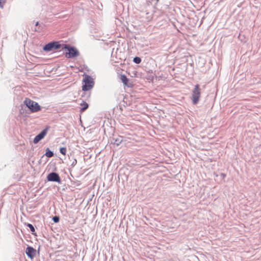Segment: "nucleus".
Listing matches in <instances>:
<instances>
[{
    "label": "nucleus",
    "instance_id": "7",
    "mask_svg": "<svg viewBox=\"0 0 261 261\" xmlns=\"http://www.w3.org/2000/svg\"><path fill=\"white\" fill-rule=\"evenodd\" d=\"M47 132V129H45L42 130L40 133H39L38 135H37L34 139L33 142L35 144L37 143L40 140L42 139L46 135Z\"/></svg>",
    "mask_w": 261,
    "mask_h": 261
},
{
    "label": "nucleus",
    "instance_id": "9",
    "mask_svg": "<svg viewBox=\"0 0 261 261\" xmlns=\"http://www.w3.org/2000/svg\"><path fill=\"white\" fill-rule=\"evenodd\" d=\"M120 79L123 84L127 87H130V86L128 84L129 79L126 77V75L123 74L121 75Z\"/></svg>",
    "mask_w": 261,
    "mask_h": 261
},
{
    "label": "nucleus",
    "instance_id": "2",
    "mask_svg": "<svg viewBox=\"0 0 261 261\" xmlns=\"http://www.w3.org/2000/svg\"><path fill=\"white\" fill-rule=\"evenodd\" d=\"M84 84L82 86V90L84 91L90 90L94 86L93 79L89 75H85L83 81Z\"/></svg>",
    "mask_w": 261,
    "mask_h": 261
},
{
    "label": "nucleus",
    "instance_id": "14",
    "mask_svg": "<svg viewBox=\"0 0 261 261\" xmlns=\"http://www.w3.org/2000/svg\"><path fill=\"white\" fill-rule=\"evenodd\" d=\"M27 226L30 228L32 232H34L35 231V228L31 224H28Z\"/></svg>",
    "mask_w": 261,
    "mask_h": 261
},
{
    "label": "nucleus",
    "instance_id": "17",
    "mask_svg": "<svg viewBox=\"0 0 261 261\" xmlns=\"http://www.w3.org/2000/svg\"><path fill=\"white\" fill-rule=\"evenodd\" d=\"M38 25V22H37L36 23V25L37 26V25Z\"/></svg>",
    "mask_w": 261,
    "mask_h": 261
},
{
    "label": "nucleus",
    "instance_id": "3",
    "mask_svg": "<svg viewBox=\"0 0 261 261\" xmlns=\"http://www.w3.org/2000/svg\"><path fill=\"white\" fill-rule=\"evenodd\" d=\"M24 103L32 112H36L41 110V107L37 102L29 98H25Z\"/></svg>",
    "mask_w": 261,
    "mask_h": 261
},
{
    "label": "nucleus",
    "instance_id": "11",
    "mask_svg": "<svg viewBox=\"0 0 261 261\" xmlns=\"http://www.w3.org/2000/svg\"><path fill=\"white\" fill-rule=\"evenodd\" d=\"M60 151L62 154L65 155L66 153V148L65 147H62L60 148Z\"/></svg>",
    "mask_w": 261,
    "mask_h": 261
},
{
    "label": "nucleus",
    "instance_id": "4",
    "mask_svg": "<svg viewBox=\"0 0 261 261\" xmlns=\"http://www.w3.org/2000/svg\"><path fill=\"white\" fill-rule=\"evenodd\" d=\"M200 95L201 89L199 85L197 84L195 86L194 88L192 91L191 96V99L194 105H196L200 99Z\"/></svg>",
    "mask_w": 261,
    "mask_h": 261
},
{
    "label": "nucleus",
    "instance_id": "6",
    "mask_svg": "<svg viewBox=\"0 0 261 261\" xmlns=\"http://www.w3.org/2000/svg\"><path fill=\"white\" fill-rule=\"evenodd\" d=\"M47 180L51 181H56L60 182L61 181L59 175L55 172L49 173L47 177Z\"/></svg>",
    "mask_w": 261,
    "mask_h": 261
},
{
    "label": "nucleus",
    "instance_id": "13",
    "mask_svg": "<svg viewBox=\"0 0 261 261\" xmlns=\"http://www.w3.org/2000/svg\"><path fill=\"white\" fill-rule=\"evenodd\" d=\"M141 59L139 57H135L134 59V61L137 64L140 63L141 62Z\"/></svg>",
    "mask_w": 261,
    "mask_h": 261
},
{
    "label": "nucleus",
    "instance_id": "10",
    "mask_svg": "<svg viewBox=\"0 0 261 261\" xmlns=\"http://www.w3.org/2000/svg\"><path fill=\"white\" fill-rule=\"evenodd\" d=\"M80 111L81 112H83L84 111H85L89 107L88 104L84 101H82V102L80 103Z\"/></svg>",
    "mask_w": 261,
    "mask_h": 261
},
{
    "label": "nucleus",
    "instance_id": "5",
    "mask_svg": "<svg viewBox=\"0 0 261 261\" xmlns=\"http://www.w3.org/2000/svg\"><path fill=\"white\" fill-rule=\"evenodd\" d=\"M62 45L59 44L58 42H53L46 44L43 47V50L45 51H50L53 49H62Z\"/></svg>",
    "mask_w": 261,
    "mask_h": 261
},
{
    "label": "nucleus",
    "instance_id": "16",
    "mask_svg": "<svg viewBox=\"0 0 261 261\" xmlns=\"http://www.w3.org/2000/svg\"><path fill=\"white\" fill-rule=\"evenodd\" d=\"M0 7L2 8L3 7V6L2 5V2L0 1Z\"/></svg>",
    "mask_w": 261,
    "mask_h": 261
},
{
    "label": "nucleus",
    "instance_id": "15",
    "mask_svg": "<svg viewBox=\"0 0 261 261\" xmlns=\"http://www.w3.org/2000/svg\"><path fill=\"white\" fill-rule=\"evenodd\" d=\"M53 220L55 223H58L59 221V217L58 216H55L53 218Z\"/></svg>",
    "mask_w": 261,
    "mask_h": 261
},
{
    "label": "nucleus",
    "instance_id": "12",
    "mask_svg": "<svg viewBox=\"0 0 261 261\" xmlns=\"http://www.w3.org/2000/svg\"><path fill=\"white\" fill-rule=\"evenodd\" d=\"M46 155L48 157V158H50V157H52L54 155V153L52 151H48L46 152L45 153Z\"/></svg>",
    "mask_w": 261,
    "mask_h": 261
},
{
    "label": "nucleus",
    "instance_id": "8",
    "mask_svg": "<svg viewBox=\"0 0 261 261\" xmlns=\"http://www.w3.org/2000/svg\"><path fill=\"white\" fill-rule=\"evenodd\" d=\"M36 251L32 247H28L26 249L25 253L28 256L33 259L36 255Z\"/></svg>",
    "mask_w": 261,
    "mask_h": 261
},
{
    "label": "nucleus",
    "instance_id": "1",
    "mask_svg": "<svg viewBox=\"0 0 261 261\" xmlns=\"http://www.w3.org/2000/svg\"><path fill=\"white\" fill-rule=\"evenodd\" d=\"M62 49L66 51L65 56L68 58L76 57L79 55L77 49L69 45L62 44Z\"/></svg>",
    "mask_w": 261,
    "mask_h": 261
}]
</instances>
